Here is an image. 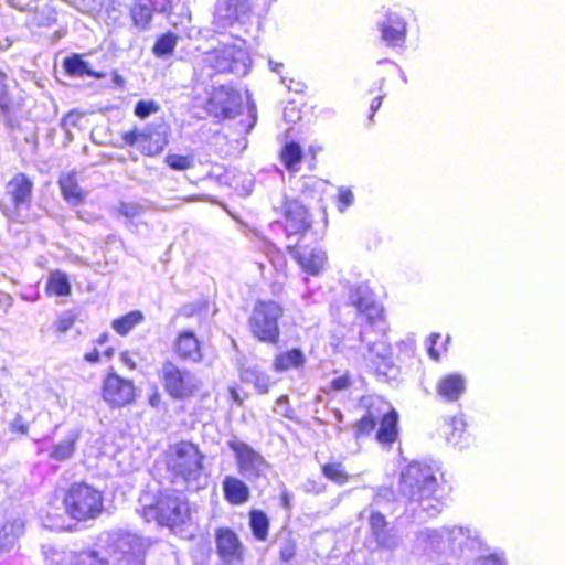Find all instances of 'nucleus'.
Listing matches in <instances>:
<instances>
[{
  "instance_id": "59",
  "label": "nucleus",
  "mask_w": 565,
  "mask_h": 565,
  "mask_svg": "<svg viewBox=\"0 0 565 565\" xmlns=\"http://www.w3.org/2000/svg\"><path fill=\"white\" fill-rule=\"evenodd\" d=\"M228 393L233 402H235L238 405L242 404V398L235 387H230Z\"/></svg>"
},
{
  "instance_id": "2",
  "label": "nucleus",
  "mask_w": 565,
  "mask_h": 565,
  "mask_svg": "<svg viewBox=\"0 0 565 565\" xmlns=\"http://www.w3.org/2000/svg\"><path fill=\"white\" fill-rule=\"evenodd\" d=\"M437 470L430 466L412 463L402 473L401 490L413 501H418L423 511L435 516L441 511V502L435 499L439 483Z\"/></svg>"
},
{
  "instance_id": "33",
  "label": "nucleus",
  "mask_w": 565,
  "mask_h": 565,
  "mask_svg": "<svg viewBox=\"0 0 565 565\" xmlns=\"http://www.w3.org/2000/svg\"><path fill=\"white\" fill-rule=\"evenodd\" d=\"M64 68L70 75L76 76V77H83L84 75L95 77V78L104 77L103 73H98V72H95L92 68H89L87 62H85L77 54H74L64 60Z\"/></svg>"
},
{
  "instance_id": "41",
  "label": "nucleus",
  "mask_w": 565,
  "mask_h": 565,
  "mask_svg": "<svg viewBox=\"0 0 565 565\" xmlns=\"http://www.w3.org/2000/svg\"><path fill=\"white\" fill-rule=\"evenodd\" d=\"M322 473L329 480L343 484L348 480V475L345 473L341 463H327L322 467Z\"/></svg>"
},
{
  "instance_id": "34",
  "label": "nucleus",
  "mask_w": 565,
  "mask_h": 565,
  "mask_svg": "<svg viewBox=\"0 0 565 565\" xmlns=\"http://www.w3.org/2000/svg\"><path fill=\"white\" fill-rule=\"evenodd\" d=\"M143 320V313L139 310H135L118 319L113 320L111 328L118 334L126 335L130 332V330L140 324Z\"/></svg>"
},
{
  "instance_id": "17",
  "label": "nucleus",
  "mask_w": 565,
  "mask_h": 565,
  "mask_svg": "<svg viewBox=\"0 0 565 565\" xmlns=\"http://www.w3.org/2000/svg\"><path fill=\"white\" fill-rule=\"evenodd\" d=\"M447 527L443 529H423L416 533L414 541V551L426 554L429 557L447 554Z\"/></svg>"
},
{
  "instance_id": "15",
  "label": "nucleus",
  "mask_w": 565,
  "mask_h": 565,
  "mask_svg": "<svg viewBox=\"0 0 565 565\" xmlns=\"http://www.w3.org/2000/svg\"><path fill=\"white\" fill-rule=\"evenodd\" d=\"M103 398L114 407H121L135 399V385L116 373H109L103 383Z\"/></svg>"
},
{
  "instance_id": "47",
  "label": "nucleus",
  "mask_w": 565,
  "mask_h": 565,
  "mask_svg": "<svg viewBox=\"0 0 565 565\" xmlns=\"http://www.w3.org/2000/svg\"><path fill=\"white\" fill-rule=\"evenodd\" d=\"M159 110V106L153 100H140L137 103L135 107V115L139 118H146L149 115L157 113Z\"/></svg>"
},
{
  "instance_id": "40",
  "label": "nucleus",
  "mask_w": 565,
  "mask_h": 565,
  "mask_svg": "<svg viewBox=\"0 0 565 565\" xmlns=\"http://www.w3.org/2000/svg\"><path fill=\"white\" fill-rule=\"evenodd\" d=\"M24 525L21 520H14L12 523L6 524L0 531V540L8 539L9 536H11V539H9L3 546L12 545L15 539L22 535Z\"/></svg>"
},
{
  "instance_id": "16",
  "label": "nucleus",
  "mask_w": 565,
  "mask_h": 565,
  "mask_svg": "<svg viewBox=\"0 0 565 565\" xmlns=\"http://www.w3.org/2000/svg\"><path fill=\"white\" fill-rule=\"evenodd\" d=\"M249 11V0H218L215 4L213 24L217 30H225L236 22H243Z\"/></svg>"
},
{
  "instance_id": "31",
  "label": "nucleus",
  "mask_w": 565,
  "mask_h": 565,
  "mask_svg": "<svg viewBox=\"0 0 565 565\" xmlns=\"http://www.w3.org/2000/svg\"><path fill=\"white\" fill-rule=\"evenodd\" d=\"M131 19L140 30L148 29L153 14V7L151 0H139L130 10Z\"/></svg>"
},
{
  "instance_id": "55",
  "label": "nucleus",
  "mask_w": 565,
  "mask_h": 565,
  "mask_svg": "<svg viewBox=\"0 0 565 565\" xmlns=\"http://www.w3.org/2000/svg\"><path fill=\"white\" fill-rule=\"evenodd\" d=\"M349 384L350 381L347 376H340L331 382V387L335 391H342L345 390L349 386Z\"/></svg>"
},
{
  "instance_id": "46",
  "label": "nucleus",
  "mask_w": 565,
  "mask_h": 565,
  "mask_svg": "<svg viewBox=\"0 0 565 565\" xmlns=\"http://www.w3.org/2000/svg\"><path fill=\"white\" fill-rule=\"evenodd\" d=\"M75 317L72 312H64L54 322V330L58 334L67 332L74 324Z\"/></svg>"
},
{
  "instance_id": "49",
  "label": "nucleus",
  "mask_w": 565,
  "mask_h": 565,
  "mask_svg": "<svg viewBox=\"0 0 565 565\" xmlns=\"http://www.w3.org/2000/svg\"><path fill=\"white\" fill-rule=\"evenodd\" d=\"M296 543L292 540L285 541L280 546V559L289 562L296 555Z\"/></svg>"
},
{
  "instance_id": "32",
  "label": "nucleus",
  "mask_w": 565,
  "mask_h": 565,
  "mask_svg": "<svg viewBox=\"0 0 565 565\" xmlns=\"http://www.w3.org/2000/svg\"><path fill=\"white\" fill-rule=\"evenodd\" d=\"M78 437L79 433L77 430H71L62 441L53 446L50 457L57 461L70 459L74 454Z\"/></svg>"
},
{
  "instance_id": "63",
  "label": "nucleus",
  "mask_w": 565,
  "mask_h": 565,
  "mask_svg": "<svg viewBox=\"0 0 565 565\" xmlns=\"http://www.w3.org/2000/svg\"><path fill=\"white\" fill-rule=\"evenodd\" d=\"M333 414H334V418H335L338 422H342V420H343V414L341 413V411H339V409H334V411H333Z\"/></svg>"
},
{
  "instance_id": "28",
  "label": "nucleus",
  "mask_w": 565,
  "mask_h": 565,
  "mask_svg": "<svg viewBox=\"0 0 565 565\" xmlns=\"http://www.w3.org/2000/svg\"><path fill=\"white\" fill-rule=\"evenodd\" d=\"M397 413L390 409L382 416L380 428L376 433V439L381 444H392L397 437Z\"/></svg>"
},
{
  "instance_id": "35",
  "label": "nucleus",
  "mask_w": 565,
  "mask_h": 565,
  "mask_svg": "<svg viewBox=\"0 0 565 565\" xmlns=\"http://www.w3.org/2000/svg\"><path fill=\"white\" fill-rule=\"evenodd\" d=\"M241 379L244 382L254 383L256 390L262 394L267 393L270 387L269 376L256 369H243L241 371Z\"/></svg>"
},
{
  "instance_id": "24",
  "label": "nucleus",
  "mask_w": 565,
  "mask_h": 565,
  "mask_svg": "<svg viewBox=\"0 0 565 565\" xmlns=\"http://www.w3.org/2000/svg\"><path fill=\"white\" fill-rule=\"evenodd\" d=\"M222 486L224 497L231 504L239 505L248 501L249 488L237 477L226 476Z\"/></svg>"
},
{
  "instance_id": "56",
  "label": "nucleus",
  "mask_w": 565,
  "mask_h": 565,
  "mask_svg": "<svg viewBox=\"0 0 565 565\" xmlns=\"http://www.w3.org/2000/svg\"><path fill=\"white\" fill-rule=\"evenodd\" d=\"M13 299L9 294L0 292V308L4 311L12 306Z\"/></svg>"
},
{
  "instance_id": "25",
  "label": "nucleus",
  "mask_w": 565,
  "mask_h": 565,
  "mask_svg": "<svg viewBox=\"0 0 565 565\" xmlns=\"http://www.w3.org/2000/svg\"><path fill=\"white\" fill-rule=\"evenodd\" d=\"M64 200L71 205H79L86 199L87 192L77 183L74 172H70L60 178L58 181Z\"/></svg>"
},
{
  "instance_id": "57",
  "label": "nucleus",
  "mask_w": 565,
  "mask_h": 565,
  "mask_svg": "<svg viewBox=\"0 0 565 565\" xmlns=\"http://www.w3.org/2000/svg\"><path fill=\"white\" fill-rule=\"evenodd\" d=\"M383 97L384 96H377L372 100L371 106H370V109H371L370 120H372L375 111H377V109L381 107Z\"/></svg>"
},
{
  "instance_id": "26",
  "label": "nucleus",
  "mask_w": 565,
  "mask_h": 565,
  "mask_svg": "<svg viewBox=\"0 0 565 565\" xmlns=\"http://www.w3.org/2000/svg\"><path fill=\"white\" fill-rule=\"evenodd\" d=\"M466 382L459 374H449L437 384L438 394L448 402L457 401L465 392Z\"/></svg>"
},
{
  "instance_id": "42",
  "label": "nucleus",
  "mask_w": 565,
  "mask_h": 565,
  "mask_svg": "<svg viewBox=\"0 0 565 565\" xmlns=\"http://www.w3.org/2000/svg\"><path fill=\"white\" fill-rule=\"evenodd\" d=\"M380 415L374 414L372 409H369L367 414L363 416L356 424V437L361 435H367L374 430Z\"/></svg>"
},
{
  "instance_id": "30",
  "label": "nucleus",
  "mask_w": 565,
  "mask_h": 565,
  "mask_svg": "<svg viewBox=\"0 0 565 565\" xmlns=\"http://www.w3.org/2000/svg\"><path fill=\"white\" fill-rule=\"evenodd\" d=\"M79 553L57 547H47L44 551L45 565H79Z\"/></svg>"
},
{
  "instance_id": "14",
  "label": "nucleus",
  "mask_w": 565,
  "mask_h": 565,
  "mask_svg": "<svg viewBox=\"0 0 565 565\" xmlns=\"http://www.w3.org/2000/svg\"><path fill=\"white\" fill-rule=\"evenodd\" d=\"M216 553L225 565H241L245 547L237 534L228 529L221 527L215 532Z\"/></svg>"
},
{
  "instance_id": "37",
  "label": "nucleus",
  "mask_w": 565,
  "mask_h": 565,
  "mask_svg": "<svg viewBox=\"0 0 565 565\" xmlns=\"http://www.w3.org/2000/svg\"><path fill=\"white\" fill-rule=\"evenodd\" d=\"M268 519L262 511L250 512V527L256 539L265 541L268 534Z\"/></svg>"
},
{
  "instance_id": "38",
  "label": "nucleus",
  "mask_w": 565,
  "mask_h": 565,
  "mask_svg": "<svg viewBox=\"0 0 565 565\" xmlns=\"http://www.w3.org/2000/svg\"><path fill=\"white\" fill-rule=\"evenodd\" d=\"M302 156L301 148L296 142H289L281 151V160L288 170H296Z\"/></svg>"
},
{
  "instance_id": "3",
  "label": "nucleus",
  "mask_w": 565,
  "mask_h": 565,
  "mask_svg": "<svg viewBox=\"0 0 565 565\" xmlns=\"http://www.w3.org/2000/svg\"><path fill=\"white\" fill-rule=\"evenodd\" d=\"M142 516L147 522L156 520L162 526L174 529L191 520V509L183 493L166 489L159 492L153 504L143 505Z\"/></svg>"
},
{
  "instance_id": "51",
  "label": "nucleus",
  "mask_w": 565,
  "mask_h": 565,
  "mask_svg": "<svg viewBox=\"0 0 565 565\" xmlns=\"http://www.w3.org/2000/svg\"><path fill=\"white\" fill-rule=\"evenodd\" d=\"M354 201V195L349 189H340L339 193V210L343 212L351 206Z\"/></svg>"
},
{
  "instance_id": "10",
  "label": "nucleus",
  "mask_w": 565,
  "mask_h": 565,
  "mask_svg": "<svg viewBox=\"0 0 565 565\" xmlns=\"http://www.w3.org/2000/svg\"><path fill=\"white\" fill-rule=\"evenodd\" d=\"M227 446L234 452L237 471L244 479L253 482L266 477L270 466L258 451L236 438L228 440Z\"/></svg>"
},
{
  "instance_id": "44",
  "label": "nucleus",
  "mask_w": 565,
  "mask_h": 565,
  "mask_svg": "<svg viewBox=\"0 0 565 565\" xmlns=\"http://www.w3.org/2000/svg\"><path fill=\"white\" fill-rule=\"evenodd\" d=\"M7 75L0 71V114L8 116L11 111V100L6 84Z\"/></svg>"
},
{
  "instance_id": "64",
  "label": "nucleus",
  "mask_w": 565,
  "mask_h": 565,
  "mask_svg": "<svg viewBox=\"0 0 565 565\" xmlns=\"http://www.w3.org/2000/svg\"><path fill=\"white\" fill-rule=\"evenodd\" d=\"M108 339V335L106 333L102 334L98 339H97V343L98 344H103L107 341Z\"/></svg>"
},
{
  "instance_id": "39",
  "label": "nucleus",
  "mask_w": 565,
  "mask_h": 565,
  "mask_svg": "<svg viewBox=\"0 0 565 565\" xmlns=\"http://www.w3.org/2000/svg\"><path fill=\"white\" fill-rule=\"evenodd\" d=\"M177 43L178 38L174 34H164L157 40L153 46V54L158 57L169 55L174 51Z\"/></svg>"
},
{
  "instance_id": "1",
  "label": "nucleus",
  "mask_w": 565,
  "mask_h": 565,
  "mask_svg": "<svg viewBox=\"0 0 565 565\" xmlns=\"http://www.w3.org/2000/svg\"><path fill=\"white\" fill-rule=\"evenodd\" d=\"M205 455L190 441L171 445L167 452V468L174 483L188 491H199L207 486L209 475L204 466Z\"/></svg>"
},
{
  "instance_id": "52",
  "label": "nucleus",
  "mask_w": 565,
  "mask_h": 565,
  "mask_svg": "<svg viewBox=\"0 0 565 565\" xmlns=\"http://www.w3.org/2000/svg\"><path fill=\"white\" fill-rule=\"evenodd\" d=\"M473 565H505L504 561L494 556L490 555L487 557H481L476 559Z\"/></svg>"
},
{
  "instance_id": "50",
  "label": "nucleus",
  "mask_w": 565,
  "mask_h": 565,
  "mask_svg": "<svg viewBox=\"0 0 565 565\" xmlns=\"http://www.w3.org/2000/svg\"><path fill=\"white\" fill-rule=\"evenodd\" d=\"M276 412L280 415L291 419L294 418L292 409L289 406V401L287 396H280L276 402Z\"/></svg>"
},
{
  "instance_id": "20",
  "label": "nucleus",
  "mask_w": 565,
  "mask_h": 565,
  "mask_svg": "<svg viewBox=\"0 0 565 565\" xmlns=\"http://www.w3.org/2000/svg\"><path fill=\"white\" fill-rule=\"evenodd\" d=\"M447 548L452 555H460L466 550H473L478 544L477 537L472 535L469 529L447 527Z\"/></svg>"
},
{
  "instance_id": "11",
  "label": "nucleus",
  "mask_w": 565,
  "mask_h": 565,
  "mask_svg": "<svg viewBox=\"0 0 565 565\" xmlns=\"http://www.w3.org/2000/svg\"><path fill=\"white\" fill-rule=\"evenodd\" d=\"M284 216V231L287 238L298 242L311 227L312 218L308 209L297 199L286 198L279 207Z\"/></svg>"
},
{
  "instance_id": "9",
  "label": "nucleus",
  "mask_w": 565,
  "mask_h": 565,
  "mask_svg": "<svg viewBox=\"0 0 565 565\" xmlns=\"http://www.w3.org/2000/svg\"><path fill=\"white\" fill-rule=\"evenodd\" d=\"M100 546L116 565H137L141 553L140 540L129 532L116 531L106 534Z\"/></svg>"
},
{
  "instance_id": "5",
  "label": "nucleus",
  "mask_w": 565,
  "mask_h": 565,
  "mask_svg": "<svg viewBox=\"0 0 565 565\" xmlns=\"http://www.w3.org/2000/svg\"><path fill=\"white\" fill-rule=\"evenodd\" d=\"M63 504L66 513L75 520L96 519L103 511V494L86 483H74L67 490Z\"/></svg>"
},
{
  "instance_id": "18",
  "label": "nucleus",
  "mask_w": 565,
  "mask_h": 565,
  "mask_svg": "<svg viewBox=\"0 0 565 565\" xmlns=\"http://www.w3.org/2000/svg\"><path fill=\"white\" fill-rule=\"evenodd\" d=\"M369 525L371 534L380 547L388 550L397 547L398 539L393 531L386 529L387 521L382 513L371 511L369 515Z\"/></svg>"
},
{
  "instance_id": "53",
  "label": "nucleus",
  "mask_w": 565,
  "mask_h": 565,
  "mask_svg": "<svg viewBox=\"0 0 565 565\" xmlns=\"http://www.w3.org/2000/svg\"><path fill=\"white\" fill-rule=\"evenodd\" d=\"M440 334L439 333H433L429 338L430 345L428 347V353L430 358L438 361L439 360V352L435 349V344L437 340H439Z\"/></svg>"
},
{
  "instance_id": "29",
  "label": "nucleus",
  "mask_w": 565,
  "mask_h": 565,
  "mask_svg": "<svg viewBox=\"0 0 565 565\" xmlns=\"http://www.w3.org/2000/svg\"><path fill=\"white\" fill-rule=\"evenodd\" d=\"M145 141L141 143V152L147 156H156L160 153L168 145V137L166 130H149L143 131Z\"/></svg>"
},
{
  "instance_id": "61",
  "label": "nucleus",
  "mask_w": 565,
  "mask_h": 565,
  "mask_svg": "<svg viewBox=\"0 0 565 565\" xmlns=\"http://www.w3.org/2000/svg\"><path fill=\"white\" fill-rule=\"evenodd\" d=\"M269 65L273 72L279 73V68L282 66L279 63H275L274 61H269Z\"/></svg>"
},
{
  "instance_id": "21",
  "label": "nucleus",
  "mask_w": 565,
  "mask_h": 565,
  "mask_svg": "<svg viewBox=\"0 0 565 565\" xmlns=\"http://www.w3.org/2000/svg\"><path fill=\"white\" fill-rule=\"evenodd\" d=\"M383 41L390 46H398L405 40L406 24L396 13H387L385 20L380 24Z\"/></svg>"
},
{
  "instance_id": "19",
  "label": "nucleus",
  "mask_w": 565,
  "mask_h": 565,
  "mask_svg": "<svg viewBox=\"0 0 565 565\" xmlns=\"http://www.w3.org/2000/svg\"><path fill=\"white\" fill-rule=\"evenodd\" d=\"M287 250L306 273L318 275L323 269L327 255L322 249L313 248L309 252L299 253L296 250L295 245L289 244L287 245Z\"/></svg>"
},
{
  "instance_id": "23",
  "label": "nucleus",
  "mask_w": 565,
  "mask_h": 565,
  "mask_svg": "<svg viewBox=\"0 0 565 565\" xmlns=\"http://www.w3.org/2000/svg\"><path fill=\"white\" fill-rule=\"evenodd\" d=\"M174 351L182 360L198 362L202 358L199 341L191 331H184L178 335Z\"/></svg>"
},
{
  "instance_id": "13",
  "label": "nucleus",
  "mask_w": 565,
  "mask_h": 565,
  "mask_svg": "<svg viewBox=\"0 0 565 565\" xmlns=\"http://www.w3.org/2000/svg\"><path fill=\"white\" fill-rule=\"evenodd\" d=\"M241 106V94L225 85L213 88V90L209 93V98L205 104L206 110L211 115L220 118L235 117L239 114Z\"/></svg>"
},
{
  "instance_id": "8",
  "label": "nucleus",
  "mask_w": 565,
  "mask_h": 565,
  "mask_svg": "<svg viewBox=\"0 0 565 565\" xmlns=\"http://www.w3.org/2000/svg\"><path fill=\"white\" fill-rule=\"evenodd\" d=\"M160 379L164 391L173 399H185L193 396L201 387V381L188 369L179 367L166 361L160 370Z\"/></svg>"
},
{
  "instance_id": "54",
  "label": "nucleus",
  "mask_w": 565,
  "mask_h": 565,
  "mask_svg": "<svg viewBox=\"0 0 565 565\" xmlns=\"http://www.w3.org/2000/svg\"><path fill=\"white\" fill-rule=\"evenodd\" d=\"M11 427L13 431H19L21 434L28 433V425L24 423L21 416H17L11 423Z\"/></svg>"
},
{
  "instance_id": "62",
  "label": "nucleus",
  "mask_w": 565,
  "mask_h": 565,
  "mask_svg": "<svg viewBox=\"0 0 565 565\" xmlns=\"http://www.w3.org/2000/svg\"><path fill=\"white\" fill-rule=\"evenodd\" d=\"M281 500H282L284 507L288 508L289 507V493L288 492H284L282 495H281Z\"/></svg>"
},
{
  "instance_id": "60",
  "label": "nucleus",
  "mask_w": 565,
  "mask_h": 565,
  "mask_svg": "<svg viewBox=\"0 0 565 565\" xmlns=\"http://www.w3.org/2000/svg\"><path fill=\"white\" fill-rule=\"evenodd\" d=\"M120 360L122 361V363L128 365L130 369L135 367V362L132 361V359L129 356V354L127 352L121 353Z\"/></svg>"
},
{
  "instance_id": "48",
  "label": "nucleus",
  "mask_w": 565,
  "mask_h": 565,
  "mask_svg": "<svg viewBox=\"0 0 565 565\" xmlns=\"http://www.w3.org/2000/svg\"><path fill=\"white\" fill-rule=\"evenodd\" d=\"M143 131L134 129L122 135V140L128 146H136L141 151V143L145 141Z\"/></svg>"
},
{
  "instance_id": "27",
  "label": "nucleus",
  "mask_w": 565,
  "mask_h": 565,
  "mask_svg": "<svg viewBox=\"0 0 565 565\" xmlns=\"http://www.w3.org/2000/svg\"><path fill=\"white\" fill-rule=\"evenodd\" d=\"M306 356L299 349H291L278 354L274 360V369L277 372H285L291 369H301L306 364Z\"/></svg>"
},
{
  "instance_id": "58",
  "label": "nucleus",
  "mask_w": 565,
  "mask_h": 565,
  "mask_svg": "<svg viewBox=\"0 0 565 565\" xmlns=\"http://www.w3.org/2000/svg\"><path fill=\"white\" fill-rule=\"evenodd\" d=\"M85 361L89 363H96L99 361V352L97 350H93L84 355Z\"/></svg>"
},
{
  "instance_id": "45",
  "label": "nucleus",
  "mask_w": 565,
  "mask_h": 565,
  "mask_svg": "<svg viewBox=\"0 0 565 565\" xmlns=\"http://www.w3.org/2000/svg\"><path fill=\"white\" fill-rule=\"evenodd\" d=\"M166 162L171 169L178 171L188 170L193 166L191 158L180 154H168Z\"/></svg>"
},
{
  "instance_id": "4",
  "label": "nucleus",
  "mask_w": 565,
  "mask_h": 565,
  "mask_svg": "<svg viewBox=\"0 0 565 565\" xmlns=\"http://www.w3.org/2000/svg\"><path fill=\"white\" fill-rule=\"evenodd\" d=\"M245 41L237 43H221L203 56V62L218 73H231L237 76L246 75L250 70V57L244 47Z\"/></svg>"
},
{
  "instance_id": "7",
  "label": "nucleus",
  "mask_w": 565,
  "mask_h": 565,
  "mask_svg": "<svg viewBox=\"0 0 565 565\" xmlns=\"http://www.w3.org/2000/svg\"><path fill=\"white\" fill-rule=\"evenodd\" d=\"M33 196V182L24 173H17L9 180L0 199V210L8 218L23 222V212L30 209Z\"/></svg>"
},
{
  "instance_id": "22",
  "label": "nucleus",
  "mask_w": 565,
  "mask_h": 565,
  "mask_svg": "<svg viewBox=\"0 0 565 565\" xmlns=\"http://www.w3.org/2000/svg\"><path fill=\"white\" fill-rule=\"evenodd\" d=\"M384 330H386L385 324ZM384 335L385 331L379 332L377 328L374 326L370 327L369 323L363 326L360 331V340L367 345L369 353L381 359L386 358L390 353V347L387 342L383 340Z\"/></svg>"
},
{
  "instance_id": "12",
  "label": "nucleus",
  "mask_w": 565,
  "mask_h": 565,
  "mask_svg": "<svg viewBox=\"0 0 565 565\" xmlns=\"http://www.w3.org/2000/svg\"><path fill=\"white\" fill-rule=\"evenodd\" d=\"M349 301L355 307L360 315L366 318L370 327L377 328L379 332L384 331L383 308L375 302L374 295L367 285H356L350 288Z\"/></svg>"
},
{
  "instance_id": "36",
  "label": "nucleus",
  "mask_w": 565,
  "mask_h": 565,
  "mask_svg": "<svg viewBox=\"0 0 565 565\" xmlns=\"http://www.w3.org/2000/svg\"><path fill=\"white\" fill-rule=\"evenodd\" d=\"M46 290L49 294L56 296L68 295L71 287L66 275L61 271L52 273L46 285Z\"/></svg>"
},
{
  "instance_id": "43",
  "label": "nucleus",
  "mask_w": 565,
  "mask_h": 565,
  "mask_svg": "<svg viewBox=\"0 0 565 565\" xmlns=\"http://www.w3.org/2000/svg\"><path fill=\"white\" fill-rule=\"evenodd\" d=\"M118 212L128 222H132L143 214L145 207L139 203L134 202H121L118 207Z\"/></svg>"
},
{
  "instance_id": "6",
  "label": "nucleus",
  "mask_w": 565,
  "mask_h": 565,
  "mask_svg": "<svg viewBox=\"0 0 565 565\" xmlns=\"http://www.w3.org/2000/svg\"><path fill=\"white\" fill-rule=\"evenodd\" d=\"M282 307L274 300H258L248 318L252 334L262 342L276 344L280 332L278 320L282 317Z\"/></svg>"
}]
</instances>
